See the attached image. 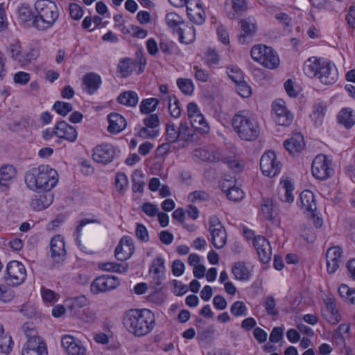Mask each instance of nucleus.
Here are the masks:
<instances>
[{"mask_svg":"<svg viewBox=\"0 0 355 355\" xmlns=\"http://www.w3.org/2000/svg\"><path fill=\"white\" fill-rule=\"evenodd\" d=\"M230 2L232 5V10H226L227 15L230 19L239 18L243 12L247 9V3L245 0H226V5Z\"/></svg>","mask_w":355,"mask_h":355,"instance_id":"nucleus-30","label":"nucleus"},{"mask_svg":"<svg viewBox=\"0 0 355 355\" xmlns=\"http://www.w3.org/2000/svg\"><path fill=\"white\" fill-rule=\"evenodd\" d=\"M188 124L191 129H193L194 132L200 133V111L198 106L195 103H189L187 105Z\"/></svg>","mask_w":355,"mask_h":355,"instance_id":"nucleus-26","label":"nucleus"},{"mask_svg":"<svg viewBox=\"0 0 355 355\" xmlns=\"http://www.w3.org/2000/svg\"><path fill=\"white\" fill-rule=\"evenodd\" d=\"M211 242L217 249L223 248L227 242V234L225 230H219L218 232L211 233Z\"/></svg>","mask_w":355,"mask_h":355,"instance_id":"nucleus-48","label":"nucleus"},{"mask_svg":"<svg viewBox=\"0 0 355 355\" xmlns=\"http://www.w3.org/2000/svg\"><path fill=\"white\" fill-rule=\"evenodd\" d=\"M293 191V187L291 181L288 180L282 181L278 193L280 200L288 203L293 202L294 200Z\"/></svg>","mask_w":355,"mask_h":355,"instance_id":"nucleus-35","label":"nucleus"},{"mask_svg":"<svg viewBox=\"0 0 355 355\" xmlns=\"http://www.w3.org/2000/svg\"><path fill=\"white\" fill-rule=\"evenodd\" d=\"M300 208L304 211L309 212L314 218L316 216V201L312 191L310 190H304L300 193Z\"/></svg>","mask_w":355,"mask_h":355,"instance_id":"nucleus-24","label":"nucleus"},{"mask_svg":"<svg viewBox=\"0 0 355 355\" xmlns=\"http://www.w3.org/2000/svg\"><path fill=\"white\" fill-rule=\"evenodd\" d=\"M115 186L116 190L120 193H124L128 187L127 175L122 172L117 173L115 176Z\"/></svg>","mask_w":355,"mask_h":355,"instance_id":"nucleus-52","label":"nucleus"},{"mask_svg":"<svg viewBox=\"0 0 355 355\" xmlns=\"http://www.w3.org/2000/svg\"><path fill=\"white\" fill-rule=\"evenodd\" d=\"M265 309L269 315H276L278 314V311L276 309V302L273 297L268 296L266 297Z\"/></svg>","mask_w":355,"mask_h":355,"instance_id":"nucleus-63","label":"nucleus"},{"mask_svg":"<svg viewBox=\"0 0 355 355\" xmlns=\"http://www.w3.org/2000/svg\"><path fill=\"white\" fill-rule=\"evenodd\" d=\"M165 271L166 268L164 259L160 257L155 258L152 261L149 269V273L155 285L159 286L162 284V281L164 279Z\"/></svg>","mask_w":355,"mask_h":355,"instance_id":"nucleus-23","label":"nucleus"},{"mask_svg":"<svg viewBox=\"0 0 355 355\" xmlns=\"http://www.w3.org/2000/svg\"><path fill=\"white\" fill-rule=\"evenodd\" d=\"M337 120L340 124L349 129L355 124V112L350 108H343L338 113Z\"/></svg>","mask_w":355,"mask_h":355,"instance_id":"nucleus-34","label":"nucleus"},{"mask_svg":"<svg viewBox=\"0 0 355 355\" xmlns=\"http://www.w3.org/2000/svg\"><path fill=\"white\" fill-rule=\"evenodd\" d=\"M311 171L313 175L318 180L329 178L334 173L331 160L324 155L316 156L312 162Z\"/></svg>","mask_w":355,"mask_h":355,"instance_id":"nucleus-10","label":"nucleus"},{"mask_svg":"<svg viewBox=\"0 0 355 355\" xmlns=\"http://www.w3.org/2000/svg\"><path fill=\"white\" fill-rule=\"evenodd\" d=\"M109 125L107 130L110 133L117 134L121 132L126 127V120L121 114L115 112L110 113L107 116Z\"/></svg>","mask_w":355,"mask_h":355,"instance_id":"nucleus-27","label":"nucleus"},{"mask_svg":"<svg viewBox=\"0 0 355 355\" xmlns=\"http://www.w3.org/2000/svg\"><path fill=\"white\" fill-rule=\"evenodd\" d=\"M209 233L218 232L219 230H225L222 225L220 220L216 216H211L209 218Z\"/></svg>","mask_w":355,"mask_h":355,"instance_id":"nucleus-62","label":"nucleus"},{"mask_svg":"<svg viewBox=\"0 0 355 355\" xmlns=\"http://www.w3.org/2000/svg\"><path fill=\"white\" fill-rule=\"evenodd\" d=\"M24 331L28 340L22 349L21 355H48L46 345L41 337L35 335V330L27 324L24 326Z\"/></svg>","mask_w":355,"mask_h":355,"instance_id":"nucleus-8","label":"nucleus"},{"mask_svg":"<svg viewBox=\"0 0 355 355\" xmlns=\"http://www.w3.org/2000/svg\"><path fill=\"white\" fill-rule=\"evenodd\" d=\"M134 62V66H139V69L137 72V74L143 73L145 70L146 65L147 64V59L143 55L142 52L139 51L136 52V59Z\"/></svg>","mask_w":355,"mask_h":355,"instance_id":"nucleus-60","label":"nucleus"},{"mask_svg":"<svg viewBox=\"0 0 355 355\" xmlns=\"http://www.w3.org/2000/svg\"><path fill=\"white\" fill-rule=\"evenodd\" d=\"M177 35L180 42L190 44L195 39L196 31L193 27L185 24Z\"/></svg>","mask_w":355,"mask_h":355,"instance_id":"nucleus-40","label":"nucleus"},{"mask_svg":"<svg viewBox=\"0 0 355 355\" xmlns=\"http://www.w3.org/2000/svg\"><path fill=\"white\" fill-rule=\"evenodd\" d=\"M19 19L20 21L25 26L28 27L35 28L37 30L36 24L38 22L37 13H34L31 8L28 6L23 4L18 9Z\"/></svg>","mask_w":355,"mask_h":355,"instance_id":"nucleus-25","label":"nucleus"},{"mask_svg":"<svg viewBox=\"0 0 355 355\" xmlns=\"http://www.w3.org/2000/svg\"><path fill=\"white\" fill-rule=\"evenodd\" d=\"M238 76L239 77V80L234 79L232 76H230V78L236 83L238 94L243 98H247L251 94V88L245 81L243 80V77L242 73L238 74Z\"/></svg>","mask_w":355,"mask_h":355,"instance_id":"nucleus-43","label":"nucleus"},{"mask_svg":"<svg viewBox=\"0 0 355 355\" xmlns=\"http://www.w3.org/2000/svg\"><path fill=\"white\" fill-rule=\"evenodd\" d=\"M261 211L264 217L268 220H272L275 218V205L270 198H263L261 202Z\"/></svg>","mask_w":355,"mask_h":355,"instance_id":"nucleus-47","label":"nucleus"},{"mask_svg":"<svg viewBox=\"0 0 355 355\" xmlns=\"http://www.w3.org/2000/svg\"><path fill=\"white\" fill-rule=\"evenodd\" d=\"M144 176V173L141 171L136 170L133 172L132 190L134 193H143L145 185Z\"/></svg>","mask_w":355,"mask_h":355,"instance_id":"nucleus-42","label":"nucleus"},{"mask_svg":"<svg viewBox=\"0 0 355 355\" xmlns=\"http://www.w3.org/2000/svg\"><path fill=\"white\" fill-rule=\"evenodd\" d=\"M117 152V148L112 144L105 143L94 148L92 158L94 162L105 165L114 160Z\"/></svg>","mask_w":355,"mask_h":355,"instance_id":"nucleus-11","label":"nucleus"},{"mask_svg":"<svg viewBox=\"0 0 355 355\" xmlns=\"http://www.w3.org/2000/svg\"><path fill=\"white\" fill-rule=\"evenodd\" d=\"M198 199H200V191H198L191 193L188 196V200L191 204L188 206L187 213L188 216L192 219H196L198 217V207L193 205Z\"/></svg>","mask_w":355,"mask_h":355,"instance_id":"nucleus-44","label":"nucleus"},{"mask_svg":"<svg viewBox=\"0 0 355 355\" xmlns=\"http://www.w3.org/2000/svg\"><path fill=\"white\" fill-rule=\"evenodd\" d=\"M15 294L12 289L6 285L0 284V301L10 302L14 298Z\"/></svg>","mask_w":355,"mask_h":355,"instance_id":"nucleus-59","label":"nucleus"},{"mask_svg":"<svg viewBox=\"0 0 355 355\" xmlns=\"http://www.w3.org/2000/svg\"><path fill=\"white\" fill-rule=\"evenodd\" d=\"M17 173L13 166L5 164L0 168V186L6 189L9 183L16 177Z\"/></svg>","mask_w":355,"mask_h":355,"instance_id":"nucleus-33","label":"nucleus"},{"mask_svg":"<svg viewBox=\"0 0 355 355\" xmlns=\"http://www.w3.org/2000/svg\"><path fill=\"white\" fill-rule=\"evenodd\" d=\"M83 82L89 94H94L102 84L101 76L93 72L86 73L83 78Z\"/></svg>","mask_w":355,"mask_h":355,"instance_id":"nucleus-28","label":"nucleus"},{"mask_svg":"<svg viewBox=\"0 0 355 355\" xmlns=\"http://www.w3.org/2000/svg\"><path fill=\"white\" fill-rule=\"evenodd\" d=\"M343 250L339 246L329 248L326 253L327 270L328 273L334 274L339 268Z\"/></svg>","mask_w":355,"mask_h":355,"instance_id":"nucleus-19","label":"nucleus"},{"mask_svg":"<svg viewBox=\"0 0 355 355\" xmlns=\"http://www.w3.org/2000/svg\"><path fill=\"white\" fill-rule=\"evenodd\" d=\"M223 162L225 163L229 166V168L234 171L235 173L241 172L245 166V163L243 161L232 157L224 158Z\"/></svg>","mask_w":355,"mask_h":355,"instance_id":"nucleus-55","label":"nucleus"},{"mask_svg":"<svg viewBox=\"0 0 355 355\" xmlns=\"http://www.w3.org/2000/svg\"><path fill=\"white\" fill-rule=\"evenodd\" d=\"M178 99L175 96H168V109L171 116L173 118H178L181 114Z\"/></svg>","mask_w":355,"mask_h":355,"instance_id":"nucleus-51","label":"nucleus"},{"mask_svg":"<svg viewBox=\"0 0 355 355\" xmlns=\"http://www.w3.org/2000/svg\"><path fill=\"white\" fill-rule=\"evenodd\" d=\"M204 60L209 67L216 65L219 63L220 55L215 49L209 48L205 52Z\"/></svg>","mask_w":355,"mask_h":355,"instance_id":"nucleus-50","label":"nucleus"},{"mask_svg":"<svg viewBox=\"0 0 355 355\" xmlns=\"http://www.w3.org/2000/svg\"><path fill=\"white\" fill-rule=\"evenodd\" d=\"M305 73L311 78H317L324 85H331L338 78L334 64L323 58H311L304 64Z\"/></svg>","mask_w":355,"mask_h":355,"instance_id":"nucleus-3","label":"nucleus"},{"mask_svg":"<svg viewBox=\"0 0 355 355\" xmlns=\"http://www.w3.org/2000/svg\"><path fill=\"white\" fill-rule=\"evenodd\" d=\"M123 324L128 332L141 337L147 335L153 329L155 317L148 309H130L124 315Z\"/></svg>","mask_w":355,"mask_h":355,"instance_id":"nucleus-1","label":"nucleus"},{"mask_svg":"<svg viewBox=\"0 0 355 355\" xmlns=\"http://www.w3.org/2000/svg\"><path fill=\"white\" fill-rule=\"evenodd\" d=\"M230 311L236 317L245 316L247 315V307L243 302L236 301L231 306Z\"/></svg>","mask_w":355,"mask_h":355,"instance_id":"nucleus-57","label":"nucleus"},{"mask_svg":"<svg viewBox=\"0 0 355 355\" xmlns=\"http://www.w3.org/2000/svg\"><path fill=\"white\" fill-rule=\"evenodd\" d=\"M7 282L13 286L23 284L26 278L25 266L18 261H11L7 265Z\"/></svg>","mask_w":355,"mask_h":355,"instance_id":"nucleus-12","label":"nucleus"},{"mask_svg":"<svg viewBox=\"0 0 355 355\" xmlns=\"http://www.w3.org/2000/svg\"><path fill=\"white\" fill-rule=\"evenodd\" d=\"M134 251L135 248L132 239L128 236H123L115 249L114 255L118 260L125 261L132 256Z\"/></svg>","mask_w":355,"mask_h":355,"instance_id":"nucleus-20","label":"nucleus"},{"mask_svg":"<svg viewBox=\"0 0 355 355\" xmlns=\"http://www.w3.org/2000/svg\"><path fill=\"white\" fill-rule=\"evenodd\" d=\"M134 62L131 59L128 58H122L119 60L117 66V73L122 78H127L132 74V67Z\"/></svg>","mask_w":355,"mask_h":355,"instance_id":"nucleus-41","label":"nucleus"},{"mask_svg":"<svg viewBox=\"0 0 355 355\" xmlns=\"http://www.w3.org/2000/svg\"><path fill=\"white\" fill-rule=\"evenodd\" d=\"M250 54L254 61L269 69H275L280 64L277 53L272 47L266 45H254L251 49Z\"/></svg>","mask_w":355,"mask_h":355,"instance_id":"nucleus-7","label":"nucleus"},{"mask_svg":"<svg viewBox=\"0 0 355 355\" xmlns=\"http://www.w3.org/2000/svg\"><path fill=\"white\" fill-rule=\"evenodd\" d=\"M53 110L58 114L65 116L73 110V106L70 103L58 101L53 104Z\"/></svg>","mask_w":355,"mask_h":355,"instance_id":"nucleus-54","label":"nucleus"},{"mask_svg":"<svg viewBox=\"0 0 355 355\" xmlns=\"http://www.w3.org/2000/svg\"><path fill=\"white\" fill-rule=\"evenodd\" d=\"M7 51L9 55L20 65L24 66L35 60L39 55V51L35 49H31L26 52L21 51V43L19 40H15L10 43L7 47Z\"/></svg>","mask_w":355,"mask_h":355,"instance_id":"nucleus-9","label":"nucleus"},{"mask_svg":"<svg viewBox=\"0 0 355 355\" xmlns=\"http://www.w3.org/2000/svg\"><path fill=\"white\" fill-rule=\"evenodd\" d=\"M120 280L116 276L102 275L96 277L91 284V291L94 294L105 293L116 288Z\"/></svg>","mask_w":355,"mask_h":355,"instance_id":"nucleus-13","label":"nucleus"},{"mask_svg":"<svg viewBox=\"0 0 355 355\" xmlns=\"http://www.w3.org/2000/svg\"><path fill=\"white\" fill-rule=\"evenodd\" d=\"M51 257L53 261L60 263L66 257L64 239L60 235L53 237L50 241Z\"/></svg>","mask_w":355,"mask_h":355,"instance_id":"nucleus-18","label":"nucleus"},{"mask_svg":"<svg viewBox=\"0 0 355 355\" xmlns=\"http://www.w3.org/2000/svg\"><path fill=\"white\" fill-rule=\"evenodd\" d=\"M325 110L326 106L324 103L318 102L315 104L311 117L316 126H320L323 123L325 115Z\"/></svg>","mask_w":355,"mask_h":355,"instance_id":"nucleus-38","label":"nucleus"},{"mask_svg":"<svg viewBox=\"0 0 355 355\" xmlns=\"http://www.w3.org/2000/svg\"><path fill=\"white\" fill-rule=\"evenodd\" d=\"M34 6L38 19L37 24H36L38 31H46L56 24L60 12L55 1L37 0Z\"/></svg>","mask_w":355,"mask_h":355,"instance_id":"nucleus-4","label":"nucleus"},{"mask_svg":"<svg viewBox=\"0 0 355 355\" xmlns=\"http://www.w3.org/2000/svg\"><path fill=\"white\" fill-rule=\"evenodd\" d=\"M220 153L215 146L201 150V160L214 162L220 160Z\"/></svg>","mask_w":355,"mask_h":355,"instance_id":"nucleus-46","label":"nucleus"},{"mask_svg":"<svg viewBox=\"0 0 355 355\" xmlns=\"http://www.w3.org/2000/svg\"><path fill=\"white\" fill-rule=\"evenodd\" d=\"M273 118L275 122L283 126L290 125L293 120V114L290 112L282 99H277L272 103Z\"/></svg>","mask_w":355,"mask_h":355,"instance_id":"nucleus-14","label":"nucleus"},{"mask_svg":"<svg viewBox=\"0 0 355 355\" xmlns=\"http://www.w3.org/2000/svg\"><path fill=\"white\" fill-rule=\"evenodd\" d=\"M256 20L252 17H249L241 21L243 33L239 36L240 44H244L250 42V38L257 30Z\"/></svg>","mask_w":355,"mask_h":355,"instance_id":"nucleus-22","label":"nucleus"},{"mask_svg":"<svg viewBox=\"0 0 355 355\" xmlns=\"http://www.w3.org/2000/svg\"><path fill=\"white\" fill-rule=\"evenodd\" d=\"M70 304L69 307L71 310H76L85 306L87 304V300L84 295L78 296L69 300Z\"/></svg>","mask_w":355,"mask_h":355,"instance_id":"nucleus-61","label":"nucleus"},{"mask_svg":"<svg viewBox=\"0 0 355 355\" xmlns=\"http://www.w3.org/2000/svg\"><path fill=\"white\" fill-rule=\"evenodd\" d=\"M159 103V100L155 98L144 99L139 105L140 112L142 114H150L157 109Z\"/></svg>","mask_w":355,"mask_h":355,"instance_id":"nucleus-49","label":"nucleus"},{"mask_svg":"<svg viewBox=\"0 0 355 355\" xmlns=\"http://www.w3.org/2000/svg\"><path fill=\"white\" fill-rule=\"evenodd\" d=\"M12 344L11 336L4 332V328L0 324V352L9 354L12 350Z\"/></svg>","mask_w":355,"mask_h":355,"instance_id":"nucleus-39","label":"nucleus"},{"mask_svg":"<svg viewBox=\"0 0 355 355\" xmlns=\"http://www.w3.org/2000/svg\"><path fill=\"white\" fill-rule=\"evenodd\" d=\"M260 168L263 174L268 177H274L279 173L280 163L274 151L269 150L261 156Z\"/></svg>","mask_w":355,"mask_h":355,"instance_id":"nucleus-15","label":"nucleus"},{"mask_svg":"<svg viewBox=\"0 0 355 355\" xmlns=\"http://www.w3.org/2000/svg\"><path fill=\"white\" fill-rule=\"evenodd\" d=\"M166 139L170 143L177 142L178 140L184 141L185 146L194 143L199 139L197 132L191 129L187 121H182L178 128L174 123L166 125Z\"/></svg>","mask_w":355,"mask_h":355,"instance_id":"nucleus-6","label":"nucleus"},{"mask_svg":"<svg viewBox=\"0 0 355 355\" xmlns=\"http://www.w3.org/2000/svg\"><path fill=\"white\" fill-rule=\"evenodd\" d=\"M57 137L60 139H65L69 142L73 143L78 137V132L72 125L64 121H58L55 125Z\"/></svg>","mask_w":355,"mask_h":355,"instance_id":"nucleus-21","label":"nucleus"},{"mask_svg":"<svg viewBox=\"0 0 355 355\" xmlns=\"http://www.w3.org/2000/svg\"><path fill=\"white\" fill-rule=\"evenodd\" d=\"M27 187L33 191H49L58 182V172L48 165H41L27 171L25 175Z\"/></svg>","mask_w":355,"mask_h":355,"instance_id":"nucleus-2","label":"nucleus"},{"mask_svg":"<svg viewBox=\"0 0 355 355\" xmlns=\"http://www.w3.org/2000/svg\"><path fill=\"white\" fill-rule=\"evenodd\" d=\"M117 101L120 104L130 107H135L138 103L139 97L135 92L126 91L121 93L118 96Z\"/></svg>","mask_w":355,"mask_h":355,"instance_id":"nucleus-37","label":"nucleus"},{"mask_svg":"<svg viewBox=\"0 0 355 355\" xmlns=\"http://www.w3.org/2000/svg\"><path fill=\"white\" fill-rule=\"evenodd\" d=\"M61 343L67 355H85L86 354V348L81 341L71 335H64Z\"/></svg>","mask_w":355,"mask_h":355,"instance_id":"nucleus-16","label":"nucleus"},{"mask_svg":"<svg viewBox=\"0 0 355 355\" xmlns=\"http://www.w3.org/2000/svg\"><path fill=\"white\" fill-rule=\"evenodd\" d=\"M188 263L193 267V275L196 278H200V257L195 253L189 254Z\"/></svg>","mask_w":355,"mask_h":355,"instance_id":"nucleus-58","label":"nucleus"},{"mask_svg":"<svg viewBox=\"0 0 355 355\" xmlns=\"http://www.w3.org/2000/svg\"><path fill=\"white\" fill-rule=\"evenodd\" d=\"M232 272L236 279L241 281L248 280L251 277V272L243 261H238L234 263Z\"/></svg>","mask_w":355,"mask_h":355,"instance_id":"nucleus-36","label":"nucleus"},{"mask_svg":"<svg viewBox=\"0 0 355 355\" xmlns=\"http://www.w3.org/2000/svg\"><path fill=\"white\" fill-rule=\"evenodd\" d=\"M177 85L181 92L185 95H191L194 90L192 80L188 78H178L177 80Z\"/></svg>","mask_w":355,"mask_h":355,"instance_id":"nucleus-53","label":"nucleus"},{"mask_svg":"<svg viewBox=\"0 0 355 355\" xmlns=\"http://www.w3.org/2000/svg\"><path fill=\"white\" fill-rule=\"evenodd\" d=\"M69 14L71 17L74 20H79L83 15V8L77 3H70Z\"/></svg>","mask_w":355,"mask_h":355,"instance_id":"nucleus-64","label":"nucleus"},{"mask_svg":"<svg viewBox=\"0 0 355 355\" xmlns=\"http://www.w3.org/2000/svg\"><path fill=\"white\" fill-rule=\"evenodd\" d=\"M225 193L228 199L232 201L241 200L244 197V192L243 190L236 186L230 187Z\"/></svg>","mask_w":355,"mask_h":355,"instance_id":"nucleus-56","label":"nucleus"},{"mask_svg":"<svg viewBox=\"0 0 355 355\" xmlns=\"http://www.w3.org/2000/svg\"><path fill=\"white\" fill-rule=\"evenodd\" d=\"M322 315L324 318L332 324H336L341 320V317L336 306H331V304L329 305V307H325L323 310Z\"/></svg>","mask_w":355,"mask_h":355,"instance_id":"nucleus-45","label":"nucleus"},{"mask_svg":"<svg viewBox=\"0 0 355 355\" xmlns=\"http://www.w3.org/2000/svg\"><path fill=\"white\" fill-rule=\"evenodd\" d=\"M165 21L168 27L173 33L178 34L185 25L184 19L175 12H169L165 17Z\"/></svg>","mask_w":355,"mask_h":355,"instance_id":"nucleus-31","label":"nucleus"},{"mask_svg":"<svg viewBox=\"0 0 355 355\" xmlns=\"http://www.w3.org/2000/svg\"><path fill=\"white\" fill-rule=\"evenodd\" d=\"M253 245L259 260L263 263H268L272 256V250L269 241L263 236H257L253 239Z\"/></svg>","mask_w":355,"mask_h":355,"instance_id":"nucleus-17","label":"nucleus"},{"mask_svg":"<svg viewBox=\"0 0 355 355\" xmlns=\"http://www.w3.org/2000/svg\"><path fill=\"white\" fill-rule=\"evenodd\" d=\"M303 135L300 133H294L293 136L284 141L285 148L291 153L300 152L304 147Z\"/></svg>","mask_w":355,"mask_h":355,"instance_id":"nucleus-29","label":"nucleus"},{"mask_svg":"<svg viewBox=\"0 0 355 355\" xmlns=\"http://www.w3.org/2000/svg\"><path fill=\"white\" fill-rule=\"evenodd\" d=\"M234 130L240 139L244 141H254L260 134L258 122L249 116L240 113L236 114L232 120Z\"/></svg>","mask_w":355,"mask_h":355,"instance_id":"nucleus-5","label":"nucleus"},{"mask_svg":"<svg viewBox=\"0 0 355 355\" xmlns=\"http://www.w3.org/2000/svg\"><path fill=\"white\" fill-rule=\"evenodd\" d=\"M53 200V196L51 193H44L36 196L32 199L31 207L36 211H40L50 206Z\"/></svg>","mask_w":355,"mask_h":355,"instance_id":"nucleus-32","label":"nucleus"}]
</instances>
